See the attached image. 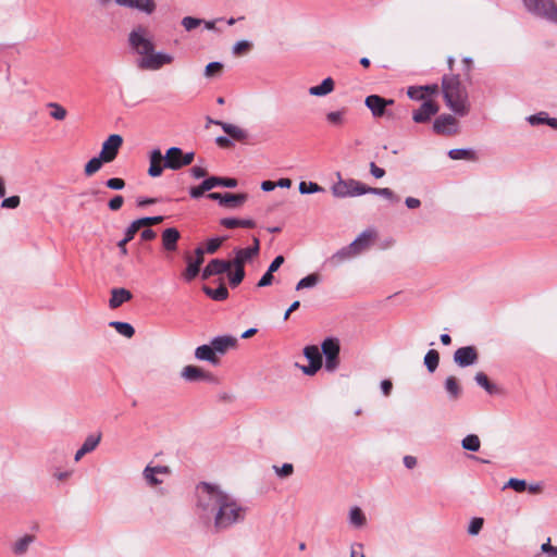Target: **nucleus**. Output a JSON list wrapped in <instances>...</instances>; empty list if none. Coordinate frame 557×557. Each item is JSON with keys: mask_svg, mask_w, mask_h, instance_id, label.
I'll return each instance as SVG.
<instances>
[{"mask_svg": "<svg viewBox=\"0 0 557 557\" xmlns=\"http://www.w3.org/2000/svg\"><path fill=\"white\" fill-rule=\"evenodd\" d=\"M194 515L206 527L226 531L246 520L248 507L220 485L200 482L194 493Z\"/></svg>", "mask_w": 557, "mask_h": 557, "instance_id": "obj_1", "label": "nucleus"}, {"mask_svg": "<svg viewBox=\"0 0 557 557\" xmlns=\"http://www.w3.org/2000/svg\"><path fill=\"white\" fill-rule=\"evenodd\" d=\"M131 48L139 55L137 67L145 71H158L164 65L171 64L174 60L172 54L156 51L148 30L138 26L128 34Z\"/></svg>", "mask_w": 557, "mask_h": 557, "instance_id": "obj_2", "label": "nucleus"}, {"mask_svg": "<svg viewBox=\"0 0 557 557\" xmlns=\"http://www.w3.org/2000/svg\"><path fill=\"white\" fill-rule=\"evenodd\" d=\"M443 95L446 106L458 116H466L470 103L466 87L456 75H445L442 81Z\"/></svg>", "mask_w": 557, "mask_h": 557, "instance_id": "obj_3", "label": "nucleus"}, {"mask_svg": "<svg viewBox=\"0 0 557 557\" xmlns=\"http://www.w3.org/2000/svg\"><path fill=\"white\" fill-rule=\"evenodd\" d=\"M525 10L554 25H557V4L554 0H522Z\"/></svg>", "mask_w": 557, "mask_h": 557, "instance_id": "obj_4", "label": "nucleus"}, {"mask_svg": "<svg viewBox=\"0 0 557 557\" xmlns=\"http://www.w3.org/2000/svg\"><path fill=\"white\" fill-rule=\"evenodd\" d=\"M338 181L335 182L331 191L335 198H348V197H357L367 194V185L363 183L354 180H343L341 173H337Z\"/></svg>", "mask_w": 557, "mask_h": 557, "instance_id": "obj_5", "label": "nucleus"}, {"mask_svg": "<svg viewBox=\"0 0 557 557\" xmlns=\"http://www.w3.org/2000/svg\"><path fill=\"white\" fill-rule=\"evenodd\" d=\"M322 354L325 356L324 368L327 372H334L339 364V342L337 338L327 337L321 344Z\"/></svg>", "mask_w": 557, "mask_h": 557, "instance_id": "obj_6", "label": "nucleus"}, {"mask_svg": "<svg viewBox=\"0 0 557 557\" xmlns=\"http://www.w3.org/2000/svg\"><path fill=\"white\" fill-rule=\"evenodd\" d=\"M122 144L123 138L119 134H112L103 141L99 156L104 163L112 162L116 158Z\"/></svg>", "mask_w": 557, "mask_h": 557, "instance_id": "obj_7", "label": "nucleus"}, {"mask_svg": "<svg viewBox=\"0 0 557 557\" xmlns=\"http://www.w3.org/2000/svg\"><path fill=\"white\" fill-rule=\"evenodd\" d=\"M364 104L374 117H382L387 114L386 108L394 104V100L383 98L379 95H370L366 98Z\"/></svg>", "mask_w": 557, "mask_h": 557, "instance_id": "obj_8", "label": "nucleus"}, {"mask_svg": "<svg viewBox=\"0 0 557 557\" xmlns=\"http://www.w3.org/2000/svg\"><path fill=\"white\" fill-rule=\"evenodd\" d=\"M203 255L205 249L202 247H197L195 249V258H191L188 256L187 259V267L183 273V277L186 282H191L200 272V267L203 263Z\"/></svg>", "mask_w": 557, "mask_h": 557, "instance_id": "obj_9", "label": "nucleus"}, {"mask_svg": "<svg viewBox=\"0 0 557 557\" xmlns=\"http://www.w3.org/2000/svg\"><path fill=\"white\" fill-rule=\"evenodd\" d=\"M114 3L121 8L135 10L146 15H151L157 9L154 0H114Z\"/></svg>", "mask_w": 557, "mask_h": 557, "instance_id": "obj_10", "label": "nucleus"}, {"mask_svg": "<svg viewBox=\"0 0 557 557\" xmlns=\"http://www.w3.org/2000/svg\"><path fill=\"white\" fill-rule=\"evenodd\" d=\"M433 131L440 135H454L458 132V121L450 114H442L435 119Z\"/></svg>", "mask_w": 557, "mask_h": 557, "instance_id": "obj_11", "label": "nucleus"}, {"mask_svg": "<svg viewBox=\"0 0 557 557\" xmlns=\"http://www.w3.org/2000/svg\"><path fill=\"white\" fill-rule=\"evenodd\" d=\"M208 198L218 201L220 206L237 208L247 200V194L210 193Z\"/></svg>", "mask_w": 557, "mask_h": 557, "instance_id": "obj_12", "label": "nucleus"}, {"mask_svg": "<svg viewBox=\"0 0 557 557\" xmlns=\"http://www.w3.org/2000/svg\"><path fill=\"white\" fill-rule=\"evenodd\" d=\"M260 251V242H257L256 246H250L247 248H235L234 249V259L230 261L232 267H242L245 269V264L251 261L255 257L259 255Z\"/></svg>", "mask_w": 557, "mask_h": 557, "instance_id": "obj_13", "label": "nucleus"}, {"mask_svg": "<svg viewBox=\"0 0 557 557\" xmlns=\"http://www.w3.org/2000/svg\"><path fill=\"white\" fill-rule=\"evenodd\" d=\"M478 359L479 355L474 346L460 347L454 352V361L461 368L475 364Z\"/></svg>", "mask_w": 557, "mask_h": 557, "instance_id": "obj_14", "label": "nucleus"}, {"mask_svg": "<svg viewBox=\"0 0 557 557\" xmlns=\"http://www.w3.org/2000/svg\"><path fill=\"white\" fill-rule=\"evenodd\" d=\"M170 474V469L166 466H151L147 465L143 471V476L149 486H156L163 482L159 475Z\"/></svg>", "mask_w": 557, "mask_h": 557, "instance_id": "obj_15", "label": "nucleus"}, {"mask_svg": "<svg viewBox=\"0 0 557 557\" xmlns=\"http://www.w3.org/2000/svg\"><path fill=\"white\" fill-rule=\"evenodd\" d=\"M437 112L438 106L432 100H426L412 113V120L416 123H426Z\"/></svg>", "mask_w": 557, "mask_h": 557, "instance_id": "obj_16", "label": "nucleus"}, {"mask_svg": "<svg viewBox=\"0 0 557 557\" xmlns=\"http://www.w3.org/2000/svg\"><path fill=\"white\" fill-rule=\"evenodd\" d=\"M215 356L224 355L227 350L234 348L237 344V338L232 335L215 336L210 342Z\"/></svg>", "mask_w": 557, "mask_h": 557, "instance_id": "obj_17", "label": "nucleus"}, {"mask_svg": "<svg viewBox=\"0 0 557 557\" xmlns=\"http://www.w3.org/2000/svg\"><path fill=\"white\" fill-rule=\"evenodd\" d=\"M182 377L187 382L213 381V375L196 366H186L181 372Z\"/></svg>", "mask_w": 557, "mask_h": 557, "instance_id": "obj_18", "label": "nucleus"}, {"mask_svg": "<svg viewBox=\"0 0 557 557\" xmlns=\"http://www.w3.org/2000/svg\"><path fill=\"white\" fill-rule=\"evenodd\" d=\"M101 432L89 434L79 449L75 453L74 460L79 461L86 454L94 451L101 441Z\"/></svg>", "mask_w": 557, "mask_h": 557, "instance_id": "obj_19", "label": "nucleus"}, {"mask_svg": "<svg viewBox=\"0 0 557 557\" xmlns=\"http://www.w3.org/2000/svg\"><path fill=\"white\" fill-rule=\"evenodd\" d=\"M208 121H209V123H213V124L221 126V128L228 135V137L231 139L243 141V140H246L248 137V134L245 129H243L234 124L222 122V121H214L212 119H209Z\"/></svg>", "mask_w": 557, "mask_h": 557, "instance_id": "obj_20", "label": "nucleus"}, {"mask_svg": "<svg viewBox=\"0 0 557 557\" xmlns=\"http://www.w3.org/2000/svg\"><path fill=\"white\" fill-rule=\"evenodd\" d=\"M150 166L148 169V174L151 177H158L162 174L164 169V156L161 153L160 149H153L149 156Z\"/></svg>", "mask_w": 557, "mask_h": 557, "instance_id": "obj_21", "label": "nucleus"}, {"mask_svg": "<svg viewBox=\"0 0 557 557\" xmlns=\"http://www.w3.org/2000/svg\"><path fill=\"white\" fill-rule=\"evenodd\" d=\"M162 247L169 252H174L177 249V243L181 234L177 228L169 227L162 232Z\"/></svg>", "mask_w": 557, "mask_h": 557, "instance_id": "obj_22", "label": "nucleus"}, {"mask_svg": "<svg viewBox=\"0 0 557 557\" xmlns=\"http://www.w3.org/2000/svg\"><path fill=\"white\" fill-rule=\"evenodd\" d=\"M182 149L178 147H171L166 150L164 154V168L171 170H180L182 169Z\"/></svg>", "mask_w": 557, "mask_h": 557, "instance_id": "obj_23", "label": "nucleus"}, {"mask_svg": "<svg viewBox=\"0 0 557 557\" xmlns=\"http://www.w3.org/2000/svg\"><path fill=\"white\" fill-rule=\"evenodd\" d=\"M195 358L201 361H207L213 366L219 364V357L215 356L211 344L200 345L195 349Z\"/></svg>", "mask_w": 557, "mask_h": 557, "instance_id": "obj_24", "label": "nucleus"}, {"mask_svg": "<svg viewBox=\"0 0 557 557\" xmlns=\"http://www.w3.org/2000/svg\"><path fill=\"white\" fill-rule=\"evenodd\" d=\"M133 297L132 293L125 288H113L111 290V298L109 306L111 309H116L124 302L131 300Z\"/></svg>", "mask_w": 557, "mask_h": 557, "instance_id": "obj_25", "label": "nucleus"}, {"mask_svg": "<svg viewBox=\"0 0 557 557\" xmlns=\"http://www.w3.org/2000/svg\"><path fill=\"white\" fill-rule=\"evenodd\" d=\"M444 388L448 395V399L451 401H456L461 396L462 389L458 383V380L450 375L445 379Z\"/></svg>", "mask_w": 557, "mask_h": 557, "instance_id": "obj_26", "label": "nucleus"}, {"mask_svg": "<svg viewBox=\"0 0 557 557\" xmlns=\"http://www.w3.org/2000/svg\"><path fill=\"white\" fill-rule=\"evenodd\" d=\"M376 231L372 227L364 230L359 236L354 240L358 248L363 252L367 250L373 240L376 238Z\"/></svg>", "mask_w": 557, "mask_h": 557, "instance_id": "obj_27", "label": "nucleus"}, {"mask_svg": "<svg viewBox=\"0 0 557 557\" xmlns=\"http://www.w3.org/2000/svg\"><path fill=\"white\" fill-rule=\"evenodd\" d=\"M335 84L332 77H326L320 85L312 86L309 88V95L315 97H323L331 94L334 90Z\"/></svg>", "mask_w": 557, "mask_h": 557, "instance_id": "obj_28", "label": "nucleus"}, {"mask_svg": "<svg viewBox=\"0 0 557 557\" xmlns=\"http://www.w3.org/2000/svg\"><path fill=\"white\" fill-rule=\"evenodd\" d=\"M448 157L453 160H476V153L471 148H455L448 151Z\"/></svg>", "mask_w": 557, "mask_h": 557, "instance_id": "obj_29", "label": "nucleus"}, {"mask_svg": "<svg viewBox=\"0 0 557 557\" xmlns=\"http://www.w3.org/2000/svg\"><path fill=\"white\" fill-rule=\"evenodd\" d=\"M203 293L215 301H223L228 297V290L226 286L221 283L218 288H211L209 286L202 287Z\"/></svg>", "mask_w": 557, "mask_h": 557, "instance_id": "obj_30", "label": "nucleus"}, {"mask_svg": "<svg viewBox=\"0 0 557 557\" xmlns=\"http://www.w3.org/2000/svg\"><path fill=\"white\" fill-rule=\"evenodd\" d=\"M34 542L35 536L32 534H26L13 544L12 550L16 556H22L28 550L29 545Z\"/></svg>", "mask_w": 557, "mask_h": 557, "instance_id": "obj_31", "label": "nucleus"}, {"mask_svg": "<svg viewBox=\"0 0 557 557\" xmlns=\"http://www.w3.org/2000/svg\"><path fill=\"white\" fill-rule=\"evenodd\" d=\"M349 523L355 528H362L367 523V518L358 506L350 508L348 515Z\"/></svg>", "mask_w": 557, "mask_h": 557, "instance_id": "obj_32", "label": "nucleus"}, {"mask_svg": "<svg viewBox=\"0 0 557 557\" xmlns=\"http://www.w3.org/2000/svg\"><path fill=\"white\" fill-rule=\"evenodd\" d=\"M208 181L211 189L214 187L235 188L238 185L237 180L231 177L211 176L208 177Z\"/></svg>", "mask_w": 557, "mask_h": 557, "instance_id": "obj_33", "label": "nucleus"}, {"mask_svg": "<svg viewBox=\"0 0 557 557\" xmlns=\"http://www.w3.org/2000/svg\"><path fill=\"white\" fill-rule=\"evenodd\" d=\"M209 268L211 269V272L214 274V275H220V274H223L225 272H228L232 268V263L227 260H222V259H212L209 263H208Z\"/></svg>", "mask_w": 557, "mask_h": 557, "instance_id": "obj_34", "label": "nucleus"}, {"mask_svg": "<svg viewBox=\"0 0 557 557\" xmlns=\"http://www.w3.org/2000/svg\"><path fill=\"white\" fill-rule=\"evenodd\" d=\"M474 381L490 395H493L497 392L496 385L491 383L487 375L483 372H478L474 376Z\"/></svg>", "mask_w": 557, "mask_h": 557, "instance_id": "obj_35", "label": "nucleus"}, {"mask_svg": "<svg viewBox=\"0 0 557 557\" xmlns=\"http://www.w3.org/2000/svg\"><path fill=\"white\" fill-rule=\"evenodd\" d=\"M440 363V354L435 349H430L424 356V366L430 373H433Z\"/></svg>", "mask_w": 557, "mask_h": 557, "instance_id": "obj_36", "label": "nucleus"}, {"mask_svg": "<svg viewBox=\"0 0 557 557\" xmlns=\"http://www.w3.org/2000/svg\"><path fill=\"white\" fill-rule=\"evenodd\" d=\"M109 325L114 327L119 334L127 338H131L135 334L134 327L127 322L112 321L109 323Z\"/></svg>", "mask_w": 557, "mask_h": 557, "instance_id": "obj_37", "label": "nucleus"}, {"mask_svg": "<svg viewBox=\"0 0 557 557\" xmlns=\"http://www.w3.org/2000/svg\"><path fill=\"white\" fill-rule=\"evenodd\" d=\"M304 356L311 363L322 364V355L315 345H309L304 348Z\"/></svg>", "mask_w": 557, "mask_h": 557, "instance_id": "obj_38", "label": "nucleus"}, {"mask_svg": "<svg viewBox=\"0 0 557 557\" xmlns=\"http://www.w3.org/2000/svg\"><path fill=\"white\" fill-rule=\"evenodd\" d=\"M347 109L343 108L337 111H332L326 114V121L329 124L333 126H342L345 123V115H346Z\"/></svg>", "mask_w": 557, "mask_h": 557, "instance_id": "obj_39", "label": "nucleus"}, {"mask_svg": "<svg viewBox=\"0 0 557 557\" xmlns=\"http://www.w3.org/2000/svg\"><path fill=\"white\" fill-rule=\"evenodd\" d=\"M461 446L466 450L478 451L481 446V442L478 435L469 434L461 441Z\"/></svg>", "mask_w": 557, "mask_h": 557, "instance_id": "obj_40", "label": "nucleus"}, {"mask_svg": "<svg viewBox=\"0 0 557 557\" xmlns=\"http://www.w3.org/2000/svg\"><path fill=\"white\" fill-rule=\"evenodd\" d=\"M355 258L354 255L351 253V251L349 250V248L347 246L341 248L339 250H337L331 258H330V261L335 264V265H338L341 263H343L344 261L346 260H349V259H352Z\"/></svg>", "mask_w": 557, "mask_h": 557, "instance_id": "obj_41", "label": "nucleus"}, {"mask_svg": "<svg viewBox=\"0 0 557 557\" xmlns=\"http://www.w3.org/2000/svg\"><path fill=\"white\" fill-rule=\"evenodd\" d=\"M367 194H373L377 196H382L391 201H399V198L394 194V191L387 187L376 188L367 186Z\"/></svg>", "mask_w": 557, "mask_h": 557, "instance_id": "obj_42", "label": "nucleus"}, {"mask_svg": "<svg viewBox=\"0 0 557 557\" xmlns=\"http://www.w3.org/2000/svg\"><path fill=\"white\" fill-rule=\"evenodd\" d=\"M47 107L51 109L50 116L57 121H63L67 115L65 108L58 102H49Z\"/></svg>", "mask_w": 557, "mask_h": 557, "instance_id": "obj_43", "label": "nucleus"}, {"mask_svg": "<svg viewBox=\"0 0 557 557\" xmlns=\"http://www.w3.org/2000/svg\"><path fill=\"white\" fill-rule=\"evenodd\" d=\"M320 281V276L315 273L309 274L301 278L297 285L296 290L305 289V288H312L314 287Z\"/></svg>", "mask_w": 557, "mask_h": 557, "instance_id": "obj_44", "label": "nucleus"}, {"mask_svg": "<svg viewBox=\"0 0 557 557\" xmlns=\"http://www.w3.org/2000/svg\"><path fill=\"white\" fill-rule=\"evenodd\" d=\"M299 193L302 195H309L314 193L324 191V188L314 182H300L298 186Z\"/></svg>", "mask_w": 557, "mask_h": 557, "instance_id": "obj_45", "label": "nucleus"}, {"mask_svg": "<svg viewBox=\"0 0 557 557\" xmlns=\"http://www.w3.org/2000/svg\"><path fill=\"white\" fill-rule=\"evenodd\" d=\"M484 519L482 517H473L468 524L467 532L470 536H476L482 531Z\"/></svg>", "mask_w": 557, "mask_h": 557, "instance_id": "obj_46", "label": "nucleus"}, {"mask_svg": "<svg viewBox=\"0 0 557 557\" xmlns=\"http://www.w3.org/2000/svg\"><path fill=\"white\" fill-rule=\"evenodd\" d=\"M102 163L104 160L100 156L91 158L85 165V174L91 176L101 169Z\"/></svg>", "mask_w": 557, "mask_h": 557, "instance_id": "obj_47", "label": "nucleus"}, {"mask_svg": "<svg viewBox=\"0 0 557 557\" xmlns=\"http://www.w3.org/2000/svg\"><path fill=\"white\" fill-rule=\"evenodd\" d=\"M252 49V42L249 40H239L232 47V53L236 57L248 53Z\"/></svg>", "mask_w": 557, "mask_h": 557, "instance_id": "obj_48", "label": "nucleus"}, {"mask_svg": "<svg viewBox=\"0 0 557 557\" xmlns=\"http://www.w3.org/2000/svg\"><path fill=\"white\" fill-rule=\"evenodd\" d=\"M210 185L208 178L203 180L198 186L190 187L189 196L194 199H198L205 195L206 191H210Z\"/></svg>", "mask_w": 557, "mask_h": 557, "instance_id": "obj_49", "label": "nucleus"}, {"mask_svg": "<svg viewBox=\"0 0 557 557\" xmlns=\"http://www.w3.org/2000/svg\"><path fill=\"white\" fill-rule=\"evenodd\" d=\"M235 270L233 273H230L228 274V281H230V285L232 287H236L238 286L243 280L245 278V269H243L242 267H233Z\"/></svg>", "mask_w": 557, "mask_h": 557, "instance_id": "obj_50", "label": "nucleus"}, {"mask_svg": "<svg viewBox=\"0 0 557 557\" xmlns=\"http://www.w3.org/2000/svg\"><path fill=\"white\" fill-rule=\"evenodd\" d=\"M431 88V86H411L407 90V95L412 100H422L425 98V90Z\"/></svg>", "mask_w": 557, "mask_h": 557, "instance_id": "obj_51", "label": "nucleus"}, {"mask_svg": "<svg viewBox=\"0 0 557 557\" xmlns=\"http://www.w3.org/2000/svg\"><path fill=\"white\" fill-rule=\"evenodd\" d=\"M226 237H213L208 239L206 244L205 252L214 253L222 245Z\"/></svg>", "mask_w": 557, "mask_h": 557, "instance_id": "obj_52", "label": "nucleus"}, {"mask_svg": "<svg viewBox=\"0 0 557 557\" xmlns=\"http://www.w3.org/2000/svg\"><path fill=\"white\" fill-rule=\"evenodd\" d=\"M506 487H510L515 492L522 493V492H524L527 490V482H525V480L511 478L506 483L505 488Z\"/></svg>", "mask_w": 557, "mask_h": 557, "instance_id": "obj_53", "label": "nucleus"}, {"mask_svg": "<svg viewBox=\"0 0 557 557\" xmlns=\"http://www.w3.org/2000/svg\"><path fill=\"white\" fill-rule=\"evenodd\" d=\"M143 226L138 224V220L133 221L127 228L124 232V239L128 243L134 239L136 233Z\"/></svg>", "mask_w": 557, "mask_h": 557, "instance_id": "obj_54", "label": "nucleus"}, {"mask_svg": "<svg viewBox=\"0 0 557 557\" xmlns=\"http://www.w3.org/2000/svg\"><path fill=\"white\" fill-rule=\"evenodd\" d=\"M223 69V64L221 62L214 61L207 64L205 69V76L212 77L216 74H220Z\"/></svg>", "mask_w": 557, "mask_h": 557, "instance_id": "obj_55", "label": "nucleus"}, {"mask_svg": "<svg viewBox=\"0 0 557 557\" xmlns=\"http://www.w3.org/2000/svg\"><path fill=\"white\" fill-rule=\"evenodd\" d=\"M273 469L277 476L280 478H288L294 472V466L292 463H283V466L277 467L273 466Z\"/></svg>", "mask_w": 557, "mask_h": 557, "instance_id": "obj_56", "label": "nucleus"}, {"mask_svg": "<svg viewBox=\"0 0 557 557\" xmlns=\"http://www.w3.org/2000/svg\"><path fill=\"white\" fill-rule=\"evenodd\" d=\"M202 22L203 21L201 18H197V17H193V16H185L182 20V25L187 32H190V30L195 29L196 27H198L200 24H202Z\"/></svg>", "mask_w": 557, "mask_h": 557, "instance_id": "obj_57", "label": "nucleus"}, {"mask_svg": "<svg viewBox=\"0 0 557 557\" xmlns=\"http://www.w3.org/2000/svg\"><path fill=\"white\" fill-rule=\"evenodd\" d=\"M137 220H138V224H140L144 227V226L156 225V224L163 222L164 216H162V215L145 216V218H140Z\"/></svg>", "mask_w": 557, "mask_h": 557, "instance_id": "obj_58", "label": "nucleus"}, {"mask_svg": "<svg viewBox=\"0 0 557 557\" xmlns=\"http://www.w3.org/2000/svg\"><path fill=\"white\" fill-rule=\"evenodd\" d=\"M548 119V114L546 112H540L527 117L528 122L531 125H540L546 124V120Z\"/></svg>", "mask_w": 557, "mask_h": 557, "instance_id": "obj_59", "label": "nucleus"}, {"mask_svg": "<svg viewBox=\"0 0 557 557\" xmlns=\"http://www.w3.org/2000/svg\"><path fill=\"white\" fill-rule=\"evenodd\" d=\"M21 199L18 196H11L1 202V207L5 209H15L20 206Z\"/></svg>", "mask_w": 557, "mask_h": 557, "instance_id": "obj_60", "label": "nucleus"}, {"mask_svg": "<svg viewBox=\"0 0 557 557\" xmlns=\"http://www.w3.org/2000/svg\"><path fill=\"white\" fill-rule=\"evenodd\" d=\"M106 186L110 189H114V190H121L124 188L125 186V182L124 180L122 178H119V177H113V178H109L107 182H106Z\"/></svg>", "mask_w": 557, "mask_h": 557, "instance_id": "obj_61", "label": "nucleus"}, {"mask_svg": "<svg viewBox=\"0 0 557 557\" xmlns=\"http://www.w3.org/2000/svg\"><path fill=\"white\" fill-rule=\"evenodd\" d=\"M124 203V198L121 195L114 196L108 203V207L112 211H117L122 208Z\"/></svg>", "mask_w": 557, "mask_h": 557, "instance_id": "obj_62", "label": "nucleus"}, {"mask_svg": "<svg viewBox=\"0 0 557 557\" xmlns=\"http://www.w3.org/2000/svg\"><path fill=\"white\" fill-rule=\"evenodd\" d=\"M189 173L196 180L206 177L207 174H208L207 170L205 168H202V166H199V165L191 166L190 170H189Z\"/></svg>", "mask_w": 557, "mask_h": 557, "instance_id": "obj_63", "label": "nucleus"}, {"mask_svg": "<svg viewBox=\"0 0 557 557\" xmlns=\"http://www.w3.org/2000/svg\"><path fill=\"white\" fill-rule=\"evenodd\" d=\"M274 280L273 273L267 270V272L261 276L259 282L257 283L258 287H265L272 284Z\"/></svg>", "mask_w": 557, "mask_h": 557, "instance_id": "obj_64", "label": "nucleus"}]
</instances>
